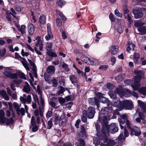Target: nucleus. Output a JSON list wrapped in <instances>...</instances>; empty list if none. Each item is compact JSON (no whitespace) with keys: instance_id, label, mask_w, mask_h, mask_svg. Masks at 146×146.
Segmentation results:
<instances>
[{"instance_id":"f257e3e1","label":"nucleus","mask_w":146,"mask_h":146,"mask_svg":"<svg viewBox=\"0 0 146 146\" xmlns=\"http://www.w3.org/2000/svg\"><path fill=\"white\" fill-rule=\"evenodd\" d=\"M105 109H102L100 111L98 117V121L100 122L102 125V132L104 135V140L105 143H108V146H112L113 145L116 144V142L114 141L109 139L107 135H109V132L111 133H114L117 132L118 128L117 125L115 123H112L109 126L108 125V120L110 119L111 114H108V117H106L105 116H102V114L105 113V112H103L105 110Z\"/></svg>"},{"instance_id":"f03ea898","label":"nucleus","mask_w":146,"mask_h":146,"mask_svg":"<svg viewBox=\"0 0 146 146\" xmlns=\"http://www.w3.org/2000/svg\"><path fill=\"white\" fill-rule=\"evenodd\" d=\"M108 94L110 97L113 99V106L117 108L119 111H121L123 108L131 110L133 108V105L131 100H124L121 102L119 98H116V93L110 90Z\"/></svg>"},{"instance_id":"7ed1b4c3","label":"nucleus","mask_w":146,"mask_h":146,"mask_svg":"<svg viewBox=\"0 0 146 146\" xmlns=\"http://www.w3.org/2000/svg\"><path fill=\"white\" fill-rule=\"evenodd\" d=\"M96 96L100 100H98L96 98H90V100L92 101L94 100L97 107L98 108L100 107V104H98L99 102H101L102 103L104 104H106L108 107H104V108L102 109H102H106L104 111H103V112H105V114L107 112V114H108V113L107 111L108 110H109V113L110 112L111 113V112L112 111L111 110L112 108H111L112 105L111 104L110 102L106 98L103 96L100 93H98L96 94Z\"/></svg>"},{"instance_id":"20e7f679","label":"nucleus","mask_w":146,"mask_h":146,"mask_svg":"<svg viewBox=\"0 0 146 146\" xmlns=\"http://www.w3.org/2000/svg\"><path fill=\"white\" fill-rule=\"evenodd\" d=\"M134 73L135 74H138L133 78L134 83L131 85V87H132L134 90H137L140 87V84L139 82L141 80L142 77L141 75H143V72L141 71L138 70H135Z\"/></svg>"},{"instance_id":"39448f33","label":"nucleus","mask_w":146,"mask_h":146,"mask_svg":"<svg viewBox=\"0 0 146 146\" xmlns=\"http://www.w3.org/2000/svg\"><path fill=\"white\" fill-rule=\"evenodd\" d=\"M122 86H119L115 90V92L119 96L123 95L125 97H128L131 94V91L127 89H123Z\"/></svg>"},{"instance_id":"423d86ee","label":"nucleus","mask_w":146,"mask_h":146,"mask_svg":"<svg viewBox=\"0 0 146 146\" xmlns=\"http://www.w3.org/2000/svg\"><path fill=\"white\" fill-rule=\"evenodd\" d=\"M37 92L39 94V99H38V97L36 95L34 96L33 95V96L35 102H36V101H37L39 106V109L40 110V107L43 106L44 105V101L41 94L42 91L40 89V86L38 85L37 86Z\"/></svg>"},{"instance_id":"0eeeda50","label":"nucleus","mask_w":146,"mask_h":146,"mask_svg":"<svg viewBox=\"0 0 146 146\" xmlns=\"http://www.w3.org/2000/svg\"><path fill=\"white\" fill-rule=\"evenodd\" d=\"M95 111L94 108L92 107H90L87 110L83 111L84 114L86 115L88 118L92 119L93 118Z\"/></svg>"},{"instance_id":"6e6552de","label":"nucleus","mask_w":146,"mask_h":146,"mask_svg":"<svg viewBox=\"0 0 146 146\" xmlns=\"http://www.w3.org/2000/svg\"><path fill=\"white\" fill-rule=\"evenodd\" d=\"M15 58L17 59L21 60V62L26 69L27 70H30L29 64L25 58L21 57L17 52L15 53Z\"/></svg>"},{"instance_id":"1a4fd4ad","label":"nucleus","mask_w":146,"mask_h":146,"mask_svg":"<svg viewBox=\"0 0 146 146\" xmlns=\"http://www.w3.org/2000/svg\"><path fill=\"white\" fill-rule=\"evenodd\" d=\"M121 133L118 137V140L121 142L124 141L125 138L129 135V133L126 129H121Z\"/></svg>"},{"instance_id":"9d476101","label":"nucleus","mask_w":146,"mask_h":146,"mask_svg":"<svg viewBox=\"0 0 146 146\" xmlns=\"http://www.w3.org/2000/svg\"><path fill=\"white\" fill-rule=\"evenodd\" d=\"M144 25V23H141L140 22L138 21L134 24V25L136 27H138V31L141 33L142 34H144L146 30V26H142Z\"/></svg>"},{"instance_id":"9b49d317","label":"nucleus","mask_w":146,"mask_h":146,"mask_svg":"<svg viewBox=\"0 0 146 146\" xmlns=\"http://www.w3.org/2000/svg\"><path fill=\"white\" fill-rule=\"evenodd\" d=\"M127 118V115L126 114H123L120 116L118 118L121 129H126L122 125L125 122V121H126Z\"/></svg>"},{"instance_id":"f8f14e48","label":"nucleus","mask_w":146,"mask_h":146,"mask_svg":"<svg viewBox=\"0 0 146 146\" xmlns=\"http://www.w3.org/2000/svg\"><path fill=\"white\" fill-rule=\"evenodd\" d=\"M47 34L45 36V38L46 40L48 41L53 38V36L51 32V25L50 24L48 23L47 24Z\"/></svg>"},{"instance_id":"ddd939ff","label":"nucleus","mask_w":146,"mask_h":146,"mask_svg":"<svg viewBox=\"0 0 146 146\" xmlns=\"http://www.w3.org/2000/svg\"><path fill=\"white\" fill-rule=\"evenodd\" d=\"M111 108H112V109L111 110V111H112L111 112V113H109V110H107V112L108 113V114H107V112L106 113H105V114H102V116H105L106 117V118L107 117H108V114H111V115H112V110H113V108H112V107H111ZM117 110H114L113 112V115L111 117H111H110V119L111 118H113V119H114V118H116V116H115V115H118L119 114V112H118V111H117V110H117Z\"/></svg>"},{"instance_id":"4468645a","label":"nucleus","mask_w":146,"mask_h":146,"mask_svg":"<svg viewBox=\"0 0 146 146\" xmlns=\"http://www.w3.org/2000/svg\"><path fill=\"white\" fill-rule=\"evenodd\" d=\"M130 131L131 135H135L136 136H138L141 134L140 128L136 126L132 128Z\"/></svg>"},{"instance_id":"2eb2a0df","label":"nucleus","mask_w":146,"mask_h":146,"mask_svg":"<svg viewBox=\"0 0 146 146\" xmlns=\"http://www.w3.org/2000/svg\"><path fill=\"white\" fill-rule=\"evenodd\" d=\"M133 12L135 19H139L143 16V13L141 12L140 9H138V10H133Z\"/></svg>"},{"instance_id":"dca6fc26","label":"nucleus","mask_w":146,"mask_h":146,"mask_svg":"<svg viewBox=\"0 0 146 146\" xmlns=\"http://www.w3.org/2000/svg\"><path fill=\"white\" fill-rule=\"evenodd\" d=\"M118 46L116 45H112L109 48V51L112 55L116 54L118 51Z\"/></svg>"},{"instance_id":"f3484780","label":"nucleus","mask_w":146,"mask_h":146,"mask_svg":"<svg viewBox=\"0 0 146 146\" xmlns=\"http://www.w3.org/2000/svg\"><path fill=\"white\" fill-rule=\"evenodd\" d=\"M36 40H37L36 46L39 47L40 51H42L43 49V44L42 40H41L40 37L39 36H37L36 38Z\"/></svg>"},{"instance_id":"a211bd4d","label":"nucleus","mask_w":146,"mask_h":146,"mask_svg":"<svg viewBox=\"0 0 146 146\" xmlns=\"http://www.w3.org/2000/svg\"><path fill=\"white\" fill-rule=\"evenodd\" d=\"M20 99V101L24 104H25L26 102H27L28 103H31V96L29 95L27 96L26 99L22 97H21Z\"/></svg>"},{"instance_id":"6ab92c4d","label":"nucleus","mask_w":146,"mask_h":146,"mask_svg":"<svg viewBox=\"0 0 146 146\" xmlns=\"http://www.w3.org/2000/svg\"><path fill=\"white\" fill-rule=\"evenodd\" d=\"M137 102L142 111L146 113V105L140 100H138Z\"/></svg>"},{"instance_id":"aec40b11","label":"nucleus","mask_w":146,"mask_h":146,"mask_svg":"<svg viewBox=\"0 0 146 146\" xmlns=\"http://www.w3.org/2000/svg\"><path fill=\"white\" fill-rule=\"evenodd\" d=\"M28 31L29 35H32L34 33L35 28L33 25L31 23L29 24L27 26Z\"/></svg>"},{"instance_id":"412c9836","label":"nucleus","mask_w":146,"mask_h":146,"mask_svg":"<svg viewBox=\"0 0 146 146\" xmlns=\"http://www.w3.org/2000/svg\"><path fill=\"white\" fill-rule=\"evenodd\" d=\"M22 82V80H15L13 81V83H11L10 84V87L14 91L16 90V88L14 86V84L18 85Z\"/></svg>"},{"instance_id":"4be33fe9","label":"nucleus","mask_w":146,"mask_h":146,"mask_svg":"<svg viewBox=\"0 0 146 146\" xmlns=\"http://www.w3.org/2000/svg\"><path fill=\"white\" fill-rule=\"evenodd\" d=\"M80 129L81 131L79 133L80 136L83 137H86L87 135L86 133L84 126L83 125L81 126Z\"/></svg>"},{"instance_id":"5701e85b","label":"nucleus","mask_w":146,"mask_h":146,"mask_svg":"<svg viewBox=\"0 0 146 146\" xmlns=\"http://www.w3.org/2000/svg\"><path fill=\"white\" fill-rule=\"evenodd\" d=\"M4 120V123H1L2 124L5 123L7 125H11L14 122V121L12 118H11L9 119L7 118H5Z\"/></svg>"},{"instance_id":"b1692460","label":"nucleus","mask_w":146,"mask_h":146,"mask_svg":"<svg viewBox=\"0 0 146 146\" xmlns=\"http://www.w3.org/2000/svg\"><path fill=\"white\" fill-rule=\"evenodd\" d=\"M127 51L128 52H129L131 50V47L132 50L133 51L134 50V48L135 47V46L134 44H132L129 41L127 42Z\"/></svg>"},{"instance_id":"393cba45","label":"nucleus","mask_w":146,"mask_h":146,"mask_svg":"<svg viewBox=\"0 0 146 146\" xmlns=\"http://www.w3.org/2000/svg\"><path fill=\"white\" fill-rule=\"evenodd\" d=\"M55 70L54 67L52 66H50L48 67L46 69V72L50 74H53Z\"/></svg>"},{"instance_id":"a878e982","label":"nucleus","mask_w":146,"mask_h":146,"mask_svg":"<svg viewBox=\"0 0 146 146\" xmlns=\"http://www.w3.org/2000/svg\"><path fill=\"white\" fill-rule=\"evenodd\" d=\"M26 27L25 25H21L20 27L19 28V31L21 32L22 35H25L26 34Z\"/></svg>"},{"instance_id":"bb28decb","label":"nucleus","mask_w":146,"mask_h":146,"mask_svg":"<svg viewBox=\"0 0 146 146\" xmlns=\"http://www.w3.org/2000/svg\"><path fill=\"white\" fill-rule=\"evenodd\" d=\"M23 90L24 92L27 93H29L31 91L30 88L29 84L27 83H26V85L23 88Z\"/></svg>"},{"instance_id":"cd10ccee","label":"nucleus","mask_w":146,"mask_h":146,"mask_svg":"<svg viewBox=\"0 0 146 146\" xmlns=\"http://www.w3.org/2000/svg\"><path fill=\"white\" fill-rule=\"evenodd\" d=\"M5 113L4 111L2 110H0V123H4V119L5 118L4 117Z\"/></svg>"},{"instance_id":"c85d7f7f","label":"nucleus","mask_w":146,"mask_h":146,"mask_svg":"<svg viewBox=\"0 0 146 146\" xmlns=\"http://www.w3.org/2000/svg\"><path fill=\"white\" fill-rule=\"evenodd\" d=\"M137 114L139 115V117L141 119H143L144 118V115L143 113H141V112L140 111V110L139 109H137V110L136 113L134 116V118L136 117V116Z\"/></svg>"},{"instance_id":"c756f323","label":"nucleus","mask_w":146,"mask_h":146,"mask_svg":"<svg viewBox=\"0 0 146 146\" xmlns=\"http://www.w3.org/2000/svg\"><path fill=\"white\" fill-rule=\"evenodd\" d=\"M75 145L76 146H85V144L84 140L80 139H78L77 142L76 143Z\"/></svg>"},{"instance_id":"7c9ffc66","label":"nucleus","mask_w":146,"mask_h":146,"mask_svg":"<svg viewBox=\"0 0 146 146\" xmlns=\"http://www.w3.org/2000/svg\"><path fill=\"white\" fill-rule=\"evenodd\" d=\"M0 94L6 100H9V97L7 94L6 92L4 91H0Z\"/></svg>"},{"instance_id":"2f4dec72","label":"nucleus","mask_w":146,"mask_h":146,"mask_svg":"<svg viewBox=\"0 0 146 146\" xmlns=\"http://www.w3.org/2000/svg\"><path fill=\"white\" fill-rule=\"evenodd\" d=\"M39 22L42 24H44L46 22V17L44 15H40L39 18Z\"/></svg>"},{"instance_id":"473e14b6","label":"nucleus","mask_w":146,"mask_h":146,"mask_svg":"<svg viewBox=\"0 0 146 146\" xmlns=\"http://www.w3.org/2000/svg\"><path fill=\"white\" fill-rule=\"evenodd\" d=\"M81 59L82 61L86 64L89 63V58L85 56H82L81 57Z\"/></svg>"},{"instance_id":"72a5a7b5","label":"nucleus","mask_w":146,"mask_h":146,"mask_svg":"<svg viewBox=\"0 0 146 146\" xmlns=\"http://www.w3.org/2000/svg\"><path fill=\"white\" fill-rule=\"evenodd\" d=\"M28 60L31 66L32 67V70L33 71L35 70H36V68L34 63L31 60H29L28 59Z\"/></svg>"},{"instance_id":"f704fd0d","label":"nucleus","mask_w":146,"mask_h":146,"mask_svg":"<svg viewBox=\"0 0 146 146\" xmlns=\"http://www.w3.org/2000/svg\"><path fill=\"white\" fill-rule=\"evenodd\" d=\"M139 92L143 95H146V87L141 88L138 90Z\"/></svg>"},{"instance_id":"c9c22d12","label":"nucleus","mask_w":146,"mask_h":146,"mask_svg":"<svg viewBox=\"0 0 146 146\" xmlns=\"http://www.w3.org/2000/svg\"><path fill=\"white\" fill-rule=\"evenodd\" d=\"M52 121L53 119L52 118H50L49 120L48 121L47 123V128L50 129H51L52 126Z\"/></svg>"},{"instance_id":"e433bc0d","label":"nucleus","mask_w":146,"mask_h":146,"mask_svg":"<svg viewBox=\"0 0 146 146\" xmlns=\"http://www.w3.org/2000/svg\"><path fill=\"white\" fill-rule=\"evenodd\" d=\"M29 74L31 78V79L30 80V84L31 85L33 86V88L34 89H35V87L33 85V82L34 81V79L31 73H29Z\"/></svg>"},{"instance_id":"4c0bfd02","label":"nucleus","mask_w":146,"mask_h":146,"mask_svg":"<svg viewBox=\"0 0 146 146\" xmlns=\"http://www.w3.org/2000/svg\"><path fill=\"white\" fill-rule=\"evenodd\" d=\"M66 2L63 0H59L57 2V4L59 7L63 6L66 3Z\"/></svg>"},{"instance_id":"58836bf2","label":"nucleus","mask_w":146,"mask_h":146,"mask_svg":"<svg viewBox=\"0 0 146 146\" xmlns=\"http://www.w3.org/2000/svg\"><path fill=\"white\" fill-rule=\"evenodd\" d=\"M56 25L58 27H60L62 25V21L59 18H57L56 20Z\"/></svg>"},{"instance_id":"ea45409f","label":"nucleus","mask_w":146,"mask_h":146,"mask_svg":"<svg viewBox=\"0 0 146 146\" xmlns=\"http://www.w3.org/2000/svg\"><path fill=\"white\" fill-rule=\"evenodd\" d=\"M123 79V75L120 74L116 76L115 78V80L118 82L121 81Z\"/></svg>"},{"instance_id":"a19ab883","label":"nucleus","mask_w":146,"mask_h":146,"mask_svg":"<svg viewBox=\"0 0 146 146\" xmlns=\"http://www.w3.org/2000/svg\"><path fill=\"white\" fill-rule=\"evenodd\" d=\"M70 79L72 84L76 82V79L74 75L71 76L70 77Z\"/></svg>"},{"instance_id":"79ce46f5","label":"nucleus","mask_w":146,"mask_h":146,"mask_svg":"<svg viewBox=\"0 0 146 146\" xmlns=\"http://www.w3.org/2000/svg\"><path fill=\"white\" fill-rule=\"evenodd\" d=\"M13 105L14 108L16 110L17 112H18L21 106L19 105L16 102H14L13 104Z\"/></svg>"},{"instance_id":"37998d69","label":"nucleus","mask_w":146,"mask_h":146,"mask_svg":"<svg viewBox=\"0 0 146 146\" xmlns=\"http://www.w3.org/2000/svg\"><path fill=\"white\" fill-rule=\"evenodd\" d=\"M93 143L95 146H98L100 143L99 139L97 138H94L93 139Z\"/></svg>"},{"instance_id":"c03bdc74","label":"nucleus","mask_w":146,"mask_h":146,"mask_svg":"<svg viewBox=\"0 0 146 146\" xmlns=\"http://www.w3.org/2000/svg\"><path fill=\"white\" fill-rule=\"evenodd\" d=\"M125 17V19H127V21L129 22V24H131V18L130 16L128 14L126 15H124Z\"/></svg>"},{"instance_id":"a18cd8bd","label":"nucleus","mask_w":146,"mask_h":146,"mask_svg":"<svg viewBox=\"0 0 146 146\" xmlns=\"http://www.w3.org/2000/svg\"><path fill=\"white\" fill-rule=\"evenodd\" d=\"M125 122L126 124L127 125V128L128 129H129L130 130L132 128V125L130 123L129 121L128 120L127 118V120H126Z\"/></svg>"},{"instance_id":"49530a36","label":"nucleus","mask_w":146,"mask_h":146,"mask_svg":"<svg viewBox=\"0 0 146 146\" xmlns=\"http://www.w3.org/2000/svg\"><path fill=\"white\" fill-rule=\"evenodd\" d=\"M6 52V50L5 48L2 49H0V58L3 56Z\"/></svg>"},{"instance_id":"de8ad7c7","label":"nucleus","mask_w":146,"mask_h":146,"mask_svg":"<svg viewBox=\"0 0 146 146\" xmlns=\"http://www.w3.org/2000/svg\"><path fill=\"white\" fill-rule=\"evenodd\" d=\"M114 13L115 15L118 17H121L122 16V14L120 13L117 9L115 10Z\"/></svg>"},{"instance_id":"09e8293b","label":"nucleus","mask_w":146,"mask_h":146,"mask_svg":"<svg viewBox=\"0 0 146 146\" xmlns=\"http://www.w3.org/2000/svg\"><path fill=\"white\" fill-rule=\"evenodd\" d=\"M123 8L124 15L127 14L129 11L126 6L125 5H123Z\"/></svg>"},{"instance_id":"8fccbe9b","label":"nucleus","mask_w":146,"mask_h":146,"mask_svg":"<svg viewBox=\"0 0 146 146\" xmlns=\"http://www.w3.org/2000/svg\"><path fill=\"white\" fill-rule=\"evenodd\" d=\"M59 103L61 104H63L66 102V100L64 98L60 97L58 99Z\"/></svg>"},{"instance_id":"3c124183","label":"nucleus","mask_w":146,"mask_h":146,"mask_svg":"<svg viewBox=\"0 0 146 146\" xmlns=\"http://www.w3.org/2000/svg\"><path fill=\"white\" fill-rule=\"evenodd\" d=\"M93 63H94L93 65L98 66L100 64L99 60L95 58L93 59Z\"/></svg>"},{"instance_id":"603ef678","label":"nucleus","mask_w":146,"mask_h":146,"mask_svg":"<svg viewBox=\"0 0 146 146\" xmlns=\"http://www.w3.org/2000/svg\"><path fill=\"white\" fill-rule=\"evenodd\" d=\"M52 42H48L46 46V50H50L52 48Z\"/></svg>"},{"instance_id":"864d4df0","label":"nucleus","mask_w":146,"mask_h":146,"mask_svg":"<svg viewBox=\"0 0 146 146\" xmlns=\"http://www.w3.org/2000/svg\"><path fill=\"white\" fill-rule=\"evenodd\" d=\"M86 115L84 114L83 113L81 117V120L83 122H85L87 120Z\"/></svg>"},{"instance_id":"5fc2aeb1","label":"nucleus","mask_w":146,"mask_h":146,"mask_svg":"<svg viewBox=\"0 0 146 146\" xmlns=\"http://www.w3.org/2000/svg\"><path fill=\"white\" fill-rule=\"evenodd\" d=\"M117 31L119 33H121L123 31V27L122 26H119L117 29Z\"/></svg>"},{"instance_id":"6e6d98bb","label":"nucleus","mask_w":146,"mask_h":146,"mask_svg":"<svg viewBox=\"0 0 146 146\" xmlns=\"http://www.w3.org/2000/svg\"><path fill=\"white\" fill-rule=\"evenodd\" d=\"M31 125L32 126L35 125L36 124V122L35 121V118L34 116H32L31 117Z\"/></svg>"},{"instance_id":"4d7b16f0","label":"nucleus","mask_w":146,"mask_h":146,"mask_svg":"<svg viewBox=\"0 0 146 146\" xmlns=\"http://www.w3.org/2000/svg\"><path fill=\"white\" fill-rule=\"evenodd\" d=\"M21 53L22 56L23 57L25 56H27L29 54V53L27 52H25L23 49L22 50Z\"/></svg>"},{"instance_id":"13d9d810","label":"nucleus","mask_w":146,"mask_h":146,"mask_svg":"<svg viewBox=\"0 0 146 146\" xmlns=\"http://www.w3.org/2000/svg\"><path fill=\"white\" fill-rule=\"evenodd\" d=\"M132 82V81L131 80H127L124 81V83L127 85L131 84Z\"/></svg>"},{"instance_id":"bf43d9fd","label":"nucleus","mask_w":146,"mask_h":146,"mask_svg":"<svg viewBox=\"0 0 146 146\" xmlns=\"http://www.w3.org/2000/svg\"><path fill=\"white\" fill-rule=\"evenodd\" d=\"M3 74L6 76L10 77V76H11V72H10L5 71L3 72Z\"/></svg>"},{"instance_id":"052dcab7","label":"nucleus","mask_w":146,"mask_h":146,"mask_svg":"<svg viewBox=\"0 0 146 146\" xmlns=\"http://www.w3.org/2000/svg\"><path fill=\"white\" fill-rule=\"evenodd\" d=\"M52 83L53 86H56L58 84V80L54 78H53L52 80Z\"/></svg>"},{"instance_id":"680f3d73","label":"nucleus","mask_w":146,"mask_h":146,"mask_svg":"<svg viewBox=\"0 0 146 146\" xmlns=\"http://www.w3.org/2000/svg\"><path fill=\"white\" fill-rule=\"evenodd\" d=\"M108 66L107 65H101L99 68V69L102 70H106L108 68Z\"/></svg>"},{"instance_id":"e2e57ef3","label":"nucleus","mask_w":146,"mask_h":146,"mask_svg":"<svg viewBox=\"0 0 146 146\" xmlns=\"http://www.w3.org/2000/svg\"><path fill=\"white\" fill-rule=\"evenodd\" d=\"M17 75L15 73H11V76H10V78L12 79H15L17 78Z\"/></svg>"},{"instance_id":"0e129e2a","label":"nucleus","mask_w":146,"mask_h":146,"mask_svg":"<svg viewBox=\"0 0 146 146\" xmlns=\"http://www.w3.org/2000/svg\"><path fill=\"white\" fill-rule=\"evenodd\" d=\"M34 51L38 55H41L42 54V52H40L41 51H39L36 47H35L34 49Z\"/></svg>"},{"instance_id":"69168bd1","label":"nucleus","mask_w":146,"mask_h":146,"mask_svg":"<svg viewBox=\"0 0 146 146\" xmlns=\"http://www.w3.org/2000/svg\"><path fill=\"white\" fill-rule=\"evenodd\" d=\"M109 18L111 21L114 22L115 19L113 17V15L112 13H111L109 15Z\"/></svg>"},{"instance_id":"338daca9","label":"nucleus","mask_w":146,"mask_h":146,"mask_svg":"<svg viewBox=\"0 0 146 146\" xmlns=\"http://www.w3.org/2000/svg\"><path fill=\"white\" fill-rule=\"evenodd\" d=\"M18 75L20 78L24 79H26V78L24 73H20Z\"/></svg>"},{"instance_id":"774afa93","label":"nucleus","mask_w":146,"mask_h":146,"mask_svg":"<svg viewBox=\"0 0 146 146\" xmlns=\"http://www.w3.org/2000/svg\"><path fill=\"white\" fill-rule=\"evenodd\" d=\"M15 9L17 12H20L21 10V7L19 5L16 6Z\"/></svg>"}]
</instances>
